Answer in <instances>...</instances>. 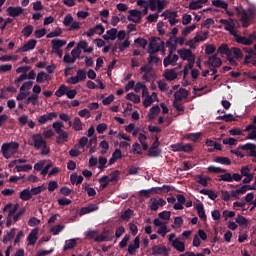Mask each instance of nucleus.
<instances>
[{"label":"nucleus","mask_w":256,"mask_h":256,"mask_svg":"<svg viewBox=\"0 0 256 256\" xmlns=\"http://www.w3.org/2000/svg\"><path fill=\"white\" fill-rule=\"evenodd\" d=\"M139 247H140V238L139 236H136L134 239V244H129L128 246V253L130 255H135Z\"/></svg>","instance_id":"f3484780"},{"label":"nucleus","mask_w":256,"mask_h":256,"mask_svg":"<svg viewBox=\"0 0 256 256\" xmlns=\"http://www.w3.org/2000/svg\"><path fill=\"white\" fill-rule=\"evenodd\" d=\"M15 169L18 173H20V172H29V171L32 170V165L31 164L16 165Z\"/></svg>","instance_id":"a19ab883"},{"label":"nucleus","mask_w":256,"mask_h":256,"mask_svg":"<svg viewBox=\"0 0 256 256\" xmlns=\"http://www.w3.org/2000/svg\"><path fill=\"white\" fill-rule=\"evenodd\" d=\"M170 249L166 246L161 245H154L152 247V254L153 255H163V256H169Z\"/></svg>","instance_id":"1a4fd4ad"},{"label":"nucleus","mask_w":256,"mask_h":256,"mask_svg":"<svg viewBox=\"0 0 256 256\" xmlns=\"http://www.w3.org/2000/svg\"><path fill=\"white\" fill-rule=\"evenodd\" d=\"M196 29V25L193 24L191 26L186 27L183 31H182V35L184 37H187L188 35H190L194 30Z\"/></svg>","instance_id":"13d9d810"},{"label":"nucleus","mask_w":256,"mask_h":256,"mask_svg":"<svg viewBox=\"0 0 256 256\" xmlns=\"http://www.w3.org/2000/svg\"><path fill=\"white\" fill-rule=\"evenodd\" d=\"M77 245L76 239L72 238L65 241V245L63 247L64 251L74 249V247Z\"/></svg>","instance_id":"c9c22d12"},{"label":"nucleus","mask_w":256,"mask_h":256,"mask_svg":"<svg viewBox=\"0 0 256 256\" xmlns=\"http://www.w3.org/2000/svg\"><path fill=\"white\" fill-rule=\"evenodd\" d=\"M218 54H220V56H226V57H230L231 56V48H229L228 44L226 43H222V45H220L218 47Z\"/></svg>","instance_id":"a211bd4d"},{"label":"nucleus","mask_w":256,"mask_h":256,"mask_svg":"<svg viewBox=\"0 0 256 256\" xmlns=\"http://www.w3.org/2000/svg\"><path fill=\"white\" fill-rule=\"evenodd\" d=\"M215 162L221 165H226V166L231 165V160L229 157L217 156L215 158Z\"/></svg>","instance_id":"7c9ffc66"},{"label":"nucleus","mask_w":256,"mask_h":256,"mask_svg":"<svg viewBox=\"0 0 256 256\" xmlns=\"http://www.w3.org/2000/svg\"><path fill=\"white\" fill-rule=\"evenodd\" d=\"M137 6L143 8V11L141 12L140 10H130L129 11V16L128 20L130 22H133L135 24H140L141 19H142V14L146 16L148 14V1L147 0H138L137 1Z\"/></svg>","instance_id":"f257e3e1"},{"label":"nucleus","mask_w":256,"mask_h":256,"mask_svg":"<svg viewBox=\"0 0 256 256\" xmlns=\"http://www.w3.org/2000/svg\"><path fill=\"white\" fill-rule=\"evenodd\" d=\"M208 64L212 68H220L222 66V60L221 58L217 57V54H215L209 58Z\"/></svg>","instance_id":"dca6fc26"},{"label":"nucleus","mask_w":256,"mask_h":256,"mask_svg":"<svg viewBox=\"0 0 256 256\" xmlns=\"http://www.w3.org/2000/svg\"><path fill=\"white\" fill-rule=\"evenodd\" d=\"M32 192L29 188H25L20 192V199L22 201H29L32 198Z\"/></svg>","instance_id":"b1692460"},{"label":"nucleus","mask_w":256,"mask_h":256,"mask_svg":"<svg viewBox=\"0 0 256 256\" xmlns=\"http://www.w3.org/2000/svg\"><path fill=\"white\" fill-rule=\"evenodd\" d=\"M132 152L134 154H137V155H142L143 154L142 147H141V145L138 142H135L133 144Z\"/></svg>","instance_id":"bf43d9fd"},{"label":"nucleus","mask_w":256,"mask_h":256,"mask_svg":"<svg viewBox=\"0 0 256 256\" xmlns=\"http://www.w3.org/2000/svg\"><path fill=\"white\" fill-rule=\"evenodd\" d=\"M254 40H256L255 34H250L248 37L239 35L236 39V43L244 46H251Z\"/></svg>","instance_id":"0eeeda50"},{"label":"nucleus","mask_w":256,"mask_h":256,"mask_svg":"<svg viewBox=\"0 0 256 256\" xmlns=\"http://www.w3.org/2000/svg\"><path fill=\"white\" fill-rule=\"evenodd\" d=\"M68 138H69V134L67 131H62L58 133L57 144L68 142Z\"/></svg>","instance_id":"c756f323"},{"label":"nucleus","mask_w":256,"mask_h":256,"mask_svg":"<svg viewBox=\"0 0 256 256\" xmlns=\"http://www.w3.org/2000/svg\"><path fill=\"white\" fill-rule=\"evenodd\" d=\"M196 210L198 212V216L203 220L206 221L207 220V215L204 209V205L203 203H198L196 206Z\"/></svg>","instance_id":"a878e982"},{"label":"nucleus","mask_w":256,"mask_h":256,"mask_svg":"<svg viewBox=\"0 0 256 256\" xmlns=\"http://www.w3.org/2000/svg\"><path fill=\"white\" fill-rule=\"evenodd\" d=\"M178 54L180 55V57L183 61H189V60L195 58L191 49H186V48L179 49Z\"/></svg>","instance_id":"ddd939ff"},{"label":"nucleus","mask_w":256,"mask_h":256,"mask_svg":"<svg viewBox=\"0 0 256 256\" xmlns=\"http://www.w3.org/2000/svg\"><path fill=\"white\" fill-rule=\"evenodd\" d=\"M18 148V142H6L1 146V153L5 159H10L17 153Z\"/></svg>","instance_id":"7ed1b4c3"},{"label":"nucleus","mask_w":256,"mask_h":256,"mask_svg":"<svg viewBox=\"0 0 256 256\" xmlns=\"http://www.w3.org/2000/svg\"><path fill=\"white\" fill-rule=\"evenodd\" d=\"M162 150L159 148V145H151L148 149V157L150 158H159L161 157Z\"/></svg>","instance_id":"4468645a"},{"label":"nucleus","mask_w":256,"mask_h":256,"mask_svg":"<svg viewBox=\"0 0 256 256\" xmlns=\"http://www.w3.org/2000/svg\"><path fill=\"white\" fill-rule=\"evenodd\" d=\"M202 136H203V134L201 132L189 133V134H187V139L190 141H193V142H197Z\"/></svg>","instance_id":"09e8293b"},{"label":"nucleus","mask_w":256,"mask_h":256,"mask_svg":"<svg viewBox=\"0 0 256 256\" xmlns=\"http://www.w3.org/2000/svg\"><path fill=\"white\" fill-rule=\"evenodd\" d=\"M208 171H209L210 173H214V174H221V173H226V172H227L226 169L221 168V167H216V166H214V165H210V166L208 167Z\"/></svg>","instance_id":"4c0bfd02"},{"label":"nucleus","mask_w":256,"mask_h":256,"mask_svg":"<svg viewBox=\"0 0 256 256\" xmlns=\"http://www.w3.org/2000/svg\"><path fill=\"white\" fill-rule=\"evenodd\" d=\"M38 239V229H32L30 234L27 237V240L29 241V245H35L36 241Z\"/></svg>","instance_id":"5701e85b"},{"label":"nucleus","mask_w":256,"mask_h":256,"mask_svg":"<svg viewBox=\"0 0 256 256\" xmlns=\"http://www.w3.org/2000/svg\"><path fill=\"white\" fill-rule=\"evenodd\" d=\"M53 129L55 130L56 134H60L64 132L62 128H64L63 122L61 121H56L52 124Z\"/></svg>","instance_id":"ea45409f"},{"label":"nucleus","mask_w":256,"mask_h":256,"mask_svg":"<svg viewBox=\"0 0 256 256\" xmlns=\"http://www.w3.org/2000/svg\"><path fill=\"white\" fill-rule=\"evenodd\" d=\"M230 56H234V59L236 60H242L244 55L240 48L238 47H232L230 48Z\"/></svg>","instance_id":"412c9836"},{"label":"nucleus","mask_w":256,"mask_h":256,"mask_svg":"<svg viewBox=\"0 0 256 256\" xmlns=\"http://www.w3.org/2000/svg\"><path fill=\"white\" fill-rule=\"evenodd\" d=\"M53 252H54V248H51L49 250L40 249V250H38L36 256H48V255L52 254Z\"/></svg>","instance_id":"69168bd1"},{"label":"nucleus","mask_w":256,"mask_h":256,"mask_svg":"<svg viewBox=\"0 0 256 256\" xmlns=\"http://www.w3.org/2000/svg\"><path fill=\"white\" fill-rule=\"evenodd\" d=\"M129 241H130V235H129V234H126V235L124 236V238L121 240V242L119 243V247H120L121 249L126 248Z\"/></svg>","instance_id":"052dcab7"},{"label":"nucleus","mask_w":256,"mask_h":256,"mask_svg":"<svg viewBox=\"0 0 256 256\" xmlns=\"http://www.w3.org/2000/svg\"><path fill=\"white\" fill-rule=\"evenodd\" d=\"M213 6L216 7V8H220V9H223V10H227L229 5L222 1V0H213L212 2Z\"/></svg>","instance_id":"e433bc0d"},{"label":"nucleus","mask_w":256,"mask_h":256,"mask_svg":"<svg viewBox=\"0 0 256 256\" xmlns=\"http://www.w3.org/2000/svg\"><path fill=\"white\" fill-rule=\"evenodd\" d=\"M119 176H120V171L119 170L112 171L110 176H108L109 183L118 182Z\"/></svg>","instance_id":"a18cd8bd"},{"label":"nucleus","mask_w":256,"mask_h":256,"mask_svg":"<svg viewBox=\"0 0 256 256\" xmlns=\"http://www.w3.org/2000/svg\"><path fill=\"white\" fill-rule=\"evenodd\" d=\"M240 149L248 152V156L256 158V144L246 143L244 145H240Z\"/></svg>","instance_id":"9b49d317"},{"label":"nucleus","mask_w":256,"mask_h":256,"mask_svg":"<svg viewBox=\"0 0 256 256\" xmlns=\"http://www.w3.org/2000/svg\"><path fill=\"white\" fill-rule=\"evenodd\" d=\"M148 7L152 12H155L158 10V13H161L163 10H165V0H147Z\"/></svg>","instance_id":"423d86ee"},{"label":"nucleus","mask_w":256,"mask_h":256,"mask_svg":"<svg viewBox=\"0 0 256 256\" xmlns=\"http://www.w3.org/2000/svg\"><path fill=\"white\" fill-rule=\"evenodd\" d=\"M164 49V41H161L159 37H153L149 45V54L154 55Z\"/></svg>","instance_id":"39448f33"},{"label":"nucleus","mask_w":256,"mask_h":256,"mask_svg":"<svg viewBox=\"0 0 256 256\" xmlns=\"http://www.w3.org/2000/svg\"><path fill=\"white\" fill-rule=\"evenodd\" d=\"M252 129V132L248 134V140H256V125H248L246 127V131H250Z\"/></svg>","instance_id":"58836bf2"},{"label":"nucleus","mask_w":256,"mask_h":256,"mask_svg":"<svg viewBox=\"0 0 256 256\" xmlns=\"http://www.w3.org/2000/svg\"><path fill=\"white\" fill-rule=\"evenodd\" d=\"M108 179H109L108 175H104L101 178H99V183L101 184L102 189H106L107 186L109 185L110 182L108 181Z\"/></svg>","instance_id":"3c124183"},{"label":"nucleus","mask_w":256,"mask_h":256,"mask_svg":"<svg viewBox=\"0 0 256 256\" xmlns=\"http://www.w3.org/2000/svg\"><path fill=\"white\" fill-rule=\"evenodd\" d=\"M133 215V210L128 208L126 209L122 215L120 216V220L121 221H126L129 222V220L131 219V216Z\"/></svg>","instance_id":"473e14b6"},{"label":"nucleus","mask_w":256,"mask_h":256,"mask_svg":"<svg viewBox=\"0 0 256 256\" xmlns=\"http://www.w3.org/2000/svg\"><path fill=\"white\" fill-rule=\"evenodd\" d=\"M32 140L36 150H40L45 144H47V141L43 139L40 133L33 134Z\"/></svg>","instance_id":"6e6552de"},{"label":"nucleus","mask_w":256,"mask_h":256,"mask_svg":"<svg viewBox=\"0 0 256 256\" xmlns=\"http://www.w3.org/2000/svg\"><path fill=\"white\" fill-rule=\"evenodd\" d=\"M19 209V205L18 204H15L13 207H12V204L9 203V204H6L5 207L3 208V211L6 212L9 210V213H8V216L9 217H14L15 213L17 212V210Z\"/></svg>","instance_id":"4be33fe9"},{"label":"nucleus","mask_w":256,"mask_h":256,"mask_svg":"<svg viewBox=\"0 0 256 256\" xmlns=\"http://www.w3.org/2000/svg\"><path fill=\"white\" fill-rule=\"evenodd\" d=\"M126 100L131 101L134 104H139L141 101L140 96L133 92H130L126 95Z\"/></svg>","instance_id":"c85d7f7f"},{"label":"nucleus","mask_w":256,"mask_h":256,"mask_svg":"<svg viewBox=\"0 0 256 256\" xmlns=\"http://www.w3.org/2000/svg\"><path fill=\"white\" fill-rule=\"evenodd\" d=\"M62 35V29L61 28H57L56 30L50 32L49 34H47V38L51 39V38H56Z\"/></svg>","instance_id":"5fc2aeb1"},{"label":"nucleus","mask_w":256,"mask_h":256,"mask_svg":"<svg viewBox=\"0 0 256 256\" xmlns=\"http://www.w3.org/2000/svg\"><path fill=\"white\" fill-rule=\"evenodd\" d=\"M59 185L57 183V181L53 180V181H50L49 184H48V190L49 192H54L56 189H58Z\"/></svg>","instance_id":"338daca9"},{"label":"nucleus","mask_w":256,"mask_h":256,"mask_svg":"<svg viewBox=\"0 0 256 256\" xmlns=\"http://www.w3.org/2000/svg\"><path fill=\"white\" fill-rule=\"evenodd\" d=\"M24 9L22 7H13L10 6L7 8V13L12 18H17L23 14Z\"/></svg>","instance_id":"f8f14e48"},{"label":"nucleus","mask_w":256,"mask_h":256,"mask_svg":"<svg viewBox=\"0 0 256 256\" xmlns=\"http://www.w3.org/2000/svg\"><path fill=\"white\" fill-rule=\"evenodd\" d=\"M34 27L32 25H27L22 30V35L25 38H29L31 34L33 33Z\"/></svg>","instance_id":"c03bdc74"},{"label":"nucleus","mask_w":256,"mask_h":256,"mask_svg":"<svg viewBox=\"0 0 256 256\" xmlns=\"http://www.w3.org/2000/svg\"><path fill=\"white\" fill-rule=\"evenodd\" d=\"M236 222L240 226H247L249 224V220L241 214H238V216H236Z\"/></svg>","instance_id":"37998d69"},{"label":"nucleus","mask_w":256,"mask_h":256,"mask_svg":"<svg viewBox=\"0 0 256 256\" xmlns=\"http://www.w3.org/2000/svg\"><path fill=\"white\" fill-rule=\"evenodd\" d=\"M97 234H98L97 230H87L85 232V237L86 239H89V240H93V239L95 240Z\"/></svg>","instance_id":"864d4df0"},{"label":"nucleus","mask_w":256,"mask_h":256,"mask_svg":"<svg viewBox=\"0 0 256 256\" xmlns=\"http://www.w3.org/2000/svg\"><path fill=\"white\" fill-rule=\"evenodd\" d=\"M39 96L37 94H32L27 99V104L31 103L33 106L37 105Z\"/></svg>","instance_id":"0e129e2a"},{"label":"nucleus","mask_w":256,"mask_h":256,"mask_svg":"<svg viewBox=\"0 0 256 256\" xmlns=\"http://www.w3.org/2000/svg\"><path fill=\"white\" fill-rule=\"evenodd\" d=\"M16 235V228H12L10 231L7 232L6 235H4L3 243H7L9 241H12V239Z\"/></svg>","instance_id":"f704fd0d"},{"label":"nucleus","mask_w":256,"mask_h":256,"mask_svg":"<svg viewBox=\"0 0 256 256\" xmlns=\"http://www.w3.org/2000/svg\"><path fill=\"white\" fill-rule=\"evenodd\" d=\"M195 180L198 184L202 185L203 187H208V181L211 180L210 177H203L202 175L198 174L195 176Z\"/></svg>","instance_id":"393cba45"},{"label":"nucleus","mask_w":256,"mask_h":256,"mask_svg":"<svg viewBox=\"0 0 256 256\" xmlns=\"http://www.w3.org/2000/svg\"><path fill=\"white\" fill-rule=\"evenodd\" d=\"M172 246L179 252L183 253L185 251V243L179 239H175L172 242Z\"/></svg>","instance_id":"bb28decb"},{"label":"nucleus","mask_w":256,"mask_h":256,"mask_svg":"<svg viewBox=\"0 0 256 256\" xmlns=\"http://www.w3.org/2000/svg\"><path fill=\"white\" fill-rule=\"evenodd\" d=\"M37 41L35 39H30L26 44H24L19 51L22 53L29 52L31 50H34L36 47Z\"/></svg>","instance_id":"2eb2a0df"},{"label":"nucleus","mask_w":256,"mask_h":256,"mask_svg":"<svg viewBox=\"0 0 256 256\" xmlns=\"http://www.w3.org/2000/svg\"><path fill=\"white\" fill-rule=\"evenodd\" d=\"M57 118V113L56 112H50L47 114H43L38 118V123L40 125H45L48 122L52 121L53 119Z\"/></svg>","instance_id":"9d476101"},{"label":"nucleus","mask_w":256,"mask_h":256,"mask_svg":"<svg viewBox=\"0 0 256 256\" xmlns=\"http://www.w3.org/2000/svg\"><path fill=\"white\" fill-rule=\"evenodd\" d=\"M253 174L254 173H251V169L248 165L242 166V168H240V176H242V178L253 175Z\"/></svg>","instance_id":"de8ad7c7"},{"label":"nucleus","mask_w":256,"mask_h":256,"mask_svg":"<svg viewBox=\"0 0 256 256\" xmlns=\"http://www.w3.org/2000/svg\"><path fill=\"white\" fill-rule=\"evenodd\" d=\"M65 45H66L65 40H60V39L52 40V49L54 51H58L60 48L64 47Z\"/></svg>","instance_id":"cd10ccee"},{"label":"nucleus","mask_w":256,"mask_h":256,"mask_svg":"<svg viewBox=\"0 0 256 256\" xmlns=\"http://www.w3.org/2000/svg\"><path fill=\"white\" fill-rule=\"evenodd\" d=\"M174 108L180 113V114H184L185 112V107L181 102L178 101H174L173 102Z\"/></svg>","instance_id":"6e6d98bb"},{"label":"nucleus","mask_w":256,"mask_h":256,"mask_svg":"<svg viewBox=\"0 0 256 256\" xmlns=\"http://www.w3.org/2000/svg\"><path fill=\"white\" fill-rule=\"evenodd\" d=\"M236 14L240 16L242 28H248L251 22L255 19V11L252 9L245 10L242 7H236Z\"/></svg>","instance_id":"f03ea898"},{"label":"nucleus","mask_w":256,"mask_h":256,"mask_svg":"<svg viewBox=\"0 0 256 256\" xmlns=\"http://www.w3.org/2000/svg\"><path fill=\"white\" fill-rule=\"evenodd\" d=\"M160 112H161V109H160L159 105H154L150 109V113L148 114L149 119L154 120L155 116H157Z\"/></svg>","instance_id":"2f4dec72"},{"label":"nucleus","mask_w":256,"mask_h":256,"mask_svg":"<svg viewBox=\"0 0 256 256\" xmlns=\"http://www.w3.org/2000/svg\"><path fill=\"white\" fill-rule=\"evenodd\" d=\"M73 21H74V19H73L72 15L71 14H67L65 16L64 20H63V25L65 27H69V26L72 25Z\"/></svg>","instance_id":"4d7b16f0"},{"label":"nucleus","mask_w":256,"mask_h":256,"mask_svg":"<svg viewBox=\"0 0 256 256\" xmlns=\"http://www.w3.org/2000/svg\"><path fill=\"white\" fill-rule=\"evenodd\" d=\"M117 33L118 30L116 28H112L110 30L107 31V35H103V39L105 41H115L117 39Z\"/></svg>","instance_id":"aec40b11"},{"label":"nucleus","mask_w":256,"mask_h":256,"mask_svg":"<svg viewBox=\"0 0 256 256\" xmlns=\"http://www.w3.org/2000/svg\"><path fill=\"white\" fill-rule=\"evenodd\" d=\"M208 0H196L192 1L189 4V9L192 11H196L202 8V5L207 4Z\"/></svg>","instance_id":"6ab92c4d"},{"label":"nucleus","mask_w":256,"mask_h":256,"mask_svg":"<svg viewBox=\"0 0 256 256\" xmlns=\"http://www.w3.org/2000/svg\"><path fill=\"white\" fill-rule=\"evenodd\" d=\"M48 80V74H46L45 72L41 71L37 74V77H36V82L41 84L43 83L44 81H47Z\"/></svg>","instance_id":"8fccbe9b"},{"label":"nucleus","mask_w":256,"mask_h":256,"mask_svg":"<svg viewBox=\"0 0 256 256\" xmlns=\"http://www.w3.org/2000/svg\"><path fill=\"white\" fill-rule=\"evenodd\" d=\"M67 87L65 85H61L58 90L55 92V96L58 98L63 97L66 94Z\"/></svg>","instance_id":"603ef678"},{"label":"nucleus","mask_w":256,"mask_h":256,"mask_svg":"<svg viewBox=\"0 0 256 256\" xmlns=\"http://www.w3.org/2000/svg\"><path fill=\"white\" fill-rule=\"evenodd\" d=\"M168 232H169V230H168L166 223L163 224L161 227H159V229L157 230V233L159 235H161L162 237H165Z\"/></svg>","instance_id":"e2e57ef3"},{"label":"nucleus","mask_w":256,"mask_h":256,"mask_svg":"<svg viewBox=\"0 0 256 256\" xmlns=\"http://www.w3.org/2000/svg\"><path fill=\"white\" fill-rule=\"evenodd\" d=\"M76 77L79 79V82H83L86 79V71L85 69H79L77 71Z\"/></svg>","instance_id":"680f3d73"},{"label":"nucleus","mask_w":256,"mask_h":256,"mask_svg":"<svg viewBox=\"0 0 256 256\" xmlns=\"http://www.w3.org/2000/svg\"><path fill=\"white\" fill-rule=\"evenodd\" d=\"M178 77L177 73L175 72V69L167 70L165 73V78L167 81H174Z\"/></svg>","instance_id":"72a5a7b5"},{"label":"nucleus","mask_w":256,"mask_h":256,"mask_svg":"<svg viewBox=\"0 0 256 256\" xmlns=\"http://www.w3.org/2000/svg\"><path fill=\"white\" fill-rule=\"evenodd\" d=\"M80 54H81V50L78 49V48H74L72 51H71V55H72V60H74V63L75 61L80 57Z\"/></svg>","instance_id":"774afa93"},{"label":"nucleus","mask_w":256,"mask_h":256,"mask_svg":"<svg viewBox=\"0 0 256 256\" xmlns=\"http://www.w3.org/2000/svg\"><path fill=\"white\" fill-rule=\"evenodd\" d=\"M73 129L76 132L82 131L83 130V123L81 122L79 117H75L74 123H73Z\"/></svg>","instance_id":"79ce46f5"},{"label":"nucleus","mask_w":256,"mask_h":256,"mask_svg":"<svg viewBox=\"0 0 256 256\" xmlns=\"http://www.w3.org/2000/svg\"><path fill=\"white\" fill-rule=\"evenodd\" d=\"M219 182H228V183H232V174L231 173H224V174H220L219 178H218Z\"/></svg>","instance_id":"49530a36"},{"label":"nucleus","mask_w":256,"mask_h":256,"mask_svg":"<svg viewBox=\"0 0 256 256\" xmlns=\"http://www.w3.org/2000/svg\"><path fill=\"white\" fill-rule=\"evenodd\" d=\"M171 191V186L170 185H163L162 187H152L150 189H143L140 190L139 194L141 197L144 198H150L152 193H159V192H164L168 193Z\"/></svg>","instance_id":"20e7f679"}]
</instances>
